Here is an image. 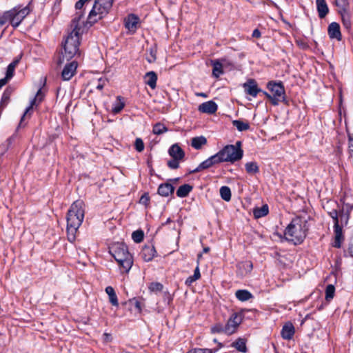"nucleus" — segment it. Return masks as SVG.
<instances>
[{
  "instance_id": "1",
  "label": "nucleus",
  "mask_w": 353,
  "mask_h": 353,
  "mask_svg": "<svg viewBox=\"0 0 353 353\" xmlns=\"http://www.w3.org/2000/svg\"><path fill=\"white\" fill-rule=\"evenodd\" d=\"M83 202L76 201L70 206L67 216L68 239L72 242L76 239V234L84 219Z\"/></svg>"
},
{
  "instance_id": "2",
  "label": "nucleus",
  "mask_w": 353,
  "mask_h": 353,
  "mask_svg": "<svg viewBox=\"0 0 353 353\" xmlns=\"http://www.w3.org/2000/svg\"><path fill=\"white\" fill-rule=\"evenodd\" d=\"M110 252L118 263L123 272H128L133 264V259L128 252V246L123 243H114L110 248Z\"/></svg>"
},
{
  "instance_id": "3",
  "label": "nucleus",
  "mask_w": 353,
  "mask_h": 353,
  "mask_svg": "<svg viewBox=\"0 0 353 353\" xmlns=\"http://www.w3.org/2000/svg\"><path fill=\"white\" fill-rule=\"evenodd\" d=\"M305 228V225H303L300 219H293L285 230V239L294 245L301 243L306 236Z\"/></svg>"
},
{
  "instance_id": "4",
  "label": "nucleus",
  "mask_w": 353,
  "mask_h": 353,
  "mask_svg": "<svg viewBox=\"0 0 353 353\" xmlns=\"http://www.w3.org/2000/svg\"><path fill=\"white\" fill-rule=\"evenodd\" d=\"M114 0H95L90 11L87 23L90 26L97 22L108 14L112 8Z\"/></svg>"
},
{
  "instance_id": "5",
  "label": "nucleus",
  "mask_w": 353,
  "mask_h": 353,
  "mask_svg": "<svg viewBox=\"0 0 353 353\" xmlns=\"http://www.w3.org/2000/svg\"><path fill=\"white\" fill-rule=\"evenodd\" d=\"M81 33L72 31L65 38L63 43V61L70 60L79 53Z\"/></svg>"
},
{
  "instance_id": "6",
  "label": "nucleus",
  "mask_w": 353,
  "mask_h": 353,
  "mask_svg": "<svg viewBox=\"0 0 353 353\" xmlns=\"http://www.w3.org/2000/svg\"><path fill=\"white\" fill-rule=\"evenodd\" d=\"M241 142L237 141L235 145H227L216 154L221 163H234L242 159L243 151L241 149Z\"/></svg>"
},
{
  "instance_id": "7",
  "label": "nucleus",
  "mask_w": 353,
  "mask_h": 353,
  "mask_svg": "<svg viewBox=\"0 0 353 353\" xmlns=\"http://www.w3.org/2000/svg\"><path fill=\"white\" fill-rule=\"evenodd\" d=\"M29 12L30 10L28 6H25L23 8L18 6L6 12V17L10 19V23L15 28L19 26Z\"/></svg>"
},
{
  "instance_id": "8",
  "label": "nucleus",
  "mask_w": 353,
  "mask_h": 353,
  "mask_svg": "<svg viewBox=\"0 0 353 353\" xmlns=\"http://www.w3.org/2000/svg\"><path fill=\"white\" fill-rule=\"evenodd\" d=\"M268 88L272 95V105H277L279 102L285 101V88L281 82L270 81L268 83Z\"/></svg>"
},
{
  "instance_id": "9",
  "label": "nucleus",
  "mask_w": 353,
  "mask_h": 353,
  "mask_svg": "<svg viewBox=\"0 0 353 353\" xmlns=\"http://www.w3.org/2000/svg\"><path fill=\"white\" fill-rule=\"evenodd\" d=\"M243 317L242 312L232 313L225 324V334L231 335L234 334L241 323Z\"/></svg>"
},
{
  "instance_id": "10",
  "label": "nucleus",
  "mask_w": 353,
  "mask_h": 353,
  "mask_svg": "<svg viewBox=\"0 0 353 353\" xmlns=\"http://www.w3.org/2000/svg\"><path fill=\"white\" fill-rule=\"evenodd\" d=\"M221 163V161L219 157H218L217 154H215L211 156L210 157H209L208 159H207L206 160H205L204 161L201 162L198 165L197 168H196L193 170L190 171L189 172L190 174L199 172L203 170L210 168L216 164H219Z\"/></svg>"
},
{
  "instance_id": "11",
  "label": "nucleus",
  "mask_w": 353,
  "mask_h": 353,
  "mask_svg": "<svg viewBox=\"0 0 353 353\" xmlns=\"http://www.w3.org/2000/svg\"><path fill=\"white\" fill-rule=\"evenodd\" d=\"M78 64L76 61H72L66 64L61 72V77L64 81L70 80L76 73Z\"/></svg>"
},
{
  "instance_id": "12",
  "label": "nucleus",
  "mask_w": 353,
  "mask_h": 353,
  "mask_svg": "<svg viewBox=\"0 0 353 353\" xmlns=\"http://www.w3.org/2000/svg\"><path fill=\"white\" fill-rule=\"evenodd\" d=\"M139 22V18L135 14H129L125 19V27L130 32L134 33L137 29V26Z\"/></svg>"
},
{
  "instance_id": "13",
  "label": "nucleus",
  "mask_w": 353,
  "mask_h": 353,
  "mask_svg": "<svg viewBox=\"0 0 353 353\" xmlns=\"http://www.w3.org/2000/svg\"><path fill=\"white\" fill-rule=\"evenodd\" d=\"M218 106L213 101H208L199 105L198 110L202 113L214 114L216 112Z\"/></svg>"
},
{
  "instance_id": "14",
  "label": "nucleus",
  "mask_w": 353,
  "mask_h": 353,
  "mask_svg": "<svg viewBox=\"0 0 353 353\" xmlns=\"http://www.w3.org/2000/svg\"><path fill=\"white\" fill-rule=\"evenodd\" d=\"M243 88L247 94L254 97H256L258 93L261 91L254 79H249L243 84Z\"/></svg>"
},
{
  "instance_id": "15",
  "label": "nucleus",
  "mask_w": 353,
  "mask_h": 353,
  "mask_svg": "<svg viewBox=\"0 0 353 353\" xmlns=\"http://www.w3.org/2000/svg\"><path fill=\"white\" fill-rule=\"evenodd\" d=\"M84 16V11H77L74 17L71 22L72 31H76L81 33V29L84 24V21H81V18Z\"/></svg>"
},
{
  "instance_id": "16",
  "label": "nucleus",
  "mask_w": 353,
  "mask_h": 353,
  "mask_svg": "<svg viewBox=\"0 0 353 353\" xmlns=\"http://www.w3.org/2000/svg\"><path fill=\"white\" fill-rule=\"evenodd\" d=\"M327 32L330 39H336L337 41L341 40L340 26L338 23H331L328 26Z\"/></svg>"
},
{
  "instance_id": "17",
  "label": "nucleus",
  "mask_w": 353,
  "mask_h": 353,
  "mask_svg": "<svg viewBox=\"0 0 353 353\" xmlns=\"http://www.w3.org/2000/svg\"><path fill=\"white\" fill-rule=\"evenodd\" d=\"M236 268L237 275L243 277L252 271L253 265L251 261L240 262L237 264Z\"/></svg>"
},
{
  "instance_id": "18",
  "label": "nucleus",
  "mask_w": 353,
  "mask_h": 353,
  "mask_svg": "<svg viewBox=\"0 0 353 353\" xmlns=\"http://www.w3.org/2000/svg\"><path fill=\"white\" fill-rule=\"evenodd\" d=\"M295 332L293 324L290 322L286 323L282 327L281 334L283 339L290 340L292 339Z\"/></svg>"
},
{
  "instance_id": "19",
  "label": "nucleus",
  "mask_w": 353,
  "mask_h": 353,
  "mask_svg": "<svg viewBox=\"0 0 353 353\" xmlns=\"http://www.w3.org/2000/svg\"><path fill=\"white\" fill-rule=\"evenodd\" d=\"M156 250L154 246L146 245L143 248L141 254L145 261H150L156 254Z\"/></svg>"
},
{
  "instance_id": "20",
  "label": "nucleus",
  "mask_w": 353,
  "mask_h": 353,
  "mask_svg": "<svg viewBox=\"0 0 353 353\" xmlns=\"http://www.w3.org/2000/svg\"><path fill=\"white\" fill-rule=\"evenodd\" d=\"M169 154L174 159L182 160L184 158L185 152L178 144L172 145L169 150Z\"/></svg>"
},
{
  "instance_id": "21",
  "label": "nucleus",
  "mask_w": 353,
  "mask_h": 353,
  "mask_svg": "<svg viewBox=\"0 0 353 353\" xmlns=\"http://www.w3.org/2000/svg\"><path fill=\"white\" fill-rule=\"evenodd\" d=\"M174 186L168 183L161 184L158 188V194L162 196H168L174 192Z\"/></svg>"
},
{
  "instance_id": "22",
  "label": "nucleus",
  "mask_w": 353,
  "mask_h": 353,
  "mask_svg": "<svg viewBox=\"0 0 353 353\" xmlns=\"http://www.w3.org/2000/svg\"><path fill=\"white\" fill-rule=\"evenodd\" d=\"M44 94L42 92L41 90L39 89L35 97L31 101L30 105L26 108L23 115L21 117V121H23V118L26 117V114H28L30 110L32 109V107L37 104V103H39L43 99Z\"/></svg>"
},
{
  "instance_id": "23",
  "label": "nucleus",
  "mask_w": 353,
  "mask_h": 353,
  "mask_svg": "<svg viewBox=\"0 0 353 353\" xmlns=\"http://www.w3.org/2000/svg\"><path fill=\"white\" fill-rule=\"evenodd\" d=\"M316 7L319 17L321 19L324 18L328 13L329 9L325 0H316Z\"/></svg>"
},
{
  "instance_id": "24",
  "label": "nucleus",
  "mask_w": 353,
  "mask_h": 353,
  "mask_svg": "<svg viewBox=\"0 0 353 353\" xmlns=\"http://www.w3.org/2000/svg\"><path fill=\"white\" fill-rule=\"evenodd\" d=\"M334 231L335 234L334 247L339 248L341 247V241L343 239L342 228L339 224L334 225Z\"/></svg>"
},
{
  "instance_id": "25",
  "label": "nucleus",
  "mask_w": 353,
  "mask_h": 353,
  "mask_svg": "<svg viewBox=\"0 0 353 353\" xmlns=\"http://www.w3.org/2000/svg\"><path fill=\"white\" fill-rule=\"evenodd\" d=\"M145 83L152 89H154L157 85V76L154 72H148L144 77Z\"/></svg>"
},
{
  "instance_id": "26",
  "label": "nucleus",
  "mask_w": 353,
  "mask_h": 353,
  "mask_svg": "<svg viewBox=\"0 0 353 353\" xmlns=\"http://www.w3.org/2000/svg\"><path fill=\"white\" fill-rule=\"evenodd\" d=\"M192 186L189 184H184L178 188L176 190V196L180 198L187 196L189 193L192 191Z\"/></svg>"
},
{
  "instance_id": "27",
  "label": "nucleus",
  "mask_w": 353,
  "mask_h": 353,
  "mask_svg": "<svg viewBox=\"0 0 353 353\" xmlns=\"http://www.w3.org/2000/svg\"><path fill=\"white\" fill-rule=\"evenodd\" d=\"M105 292L108 294L109 296V301L111 303V304L114 306H118V299L114 288L111 286H108L105 288Z\"/></svg>"
},
{
  "instance_id": "28",
  "label": "nucleus",
  "mask_w": 353,
  "mask_h": 353,
  "mask_svg": "<svg viewBox=\"0 0 353 353\" xmlns=\"http://www.w3.org/2000/svg\"><path fill=\"white\" fill-rule=\"evenodd\" d=\"M207 143V139L205 137L201 136V137H196L192 139L191 145L196 149L199 150L201 148V147Z\"/></svg>"
},
{
  "instance_id": "29",
  "label": "nucleus",
  "mask_w": 353,
  "mask_h": 353,
  "mask_svg": "<svg viewBox=\"0 0 353 353\" xmlns=\"http://www.w3.org/2000/svg\"><path fill=\"white\" fill-rule=\"evenodd\" d=\"M124 106L125 103L123 101V99L121 97L118 96L116 101L112 105V111L114 114H118L123 110Z\"/></svg>"
},
{
  "instance_id": "30",
  "label": "nucleus",
  "mask_w": 353,
  "mask_h": 353,
  "mask_svg": "<svg viewBox=\"0 0 353 353\" xmlns=\"http://www.w3.org/2000/svg\"><path fill=\"white\" fill-rule=\"evenodd\" d=\"M213 65L212 74L214 77L218 78L221 74H223V65L219 60L212 61Z\"/></svg>"
},
{
  "instance_id": "31",
  "label": "nucleus",
  "mask_w": 353,
  "mask_h": 353,
  "mask_svg": "<svg viewBox=\"0 0 353 353\" xmlns=\"http://www.w3.org/2000/svg\"><path fill=\"white\" fill-rule=\"evenodd\" d=\"M236 297L241 301H246L252 298V294L246 290H239L235 293Z\"/></svg>"
},
{
  "instance_id": "32",
  "label": "nucleus",
  "mask_w": 353,
  "mask_h": 353,
  "mask_svg": "<svg viewBox=\"0 0 353 353\" xmlns=\"http://www.w3.org/2000/svg\"><path fill=\"white\" fill-rule=\"evenodd\" d=\"M268 212L269 209L268 205H263L261 208H255L253 211V214L255 218L259 219L266 216Z\"/></svg>"
},
{
  "instance_id": "33",
  "label": "nucleus",
  "mask_w": 353,
  "mask_h": 353,
  "mask_svg": "<svg viewBox=\"0 0 353 353\" xmlns=\"http://www.w3.org/2000/svg\"><path fill=\"white\" fill-rule=\"evenodd\" d=\"M335 5L339 8V13H346L349 9L348 0H334Z\"/></svg>"
},
{
  "instance_id": "34",
  "label": "nucleus",
  "mask_w": 353,
  "mask_h": 353,
  "mask_svg": "<svg viewBox=\"0 0 353 353\" xmlns=\"http://www.w3.org/2000/svg\"><path fill=\"white\" fill-rule=\"evenodd\" d=\"M232 125L236 128V129L240 131H245L250 128V124L248 122H244L241 120H234L232 121Z\"/></svg>"
},
{
  "instance_id": "35",
  "label": "nucleus",
  "mask_w": 353,
  "mask_h": 353,
  "mask_svg": "<svg viewBox=\"0 0 353 353\" xmlns=\"http://www.w3.org/2000/svg\"><path fill=\"white\" fill-rule=\"evenodd\" d=\"M232 346L235 347L239 352L244 353L247 352L245 342L243 339H239L236 341L233 342Z\"/></svg>"
},
{
  "instance_id": "36",
  "label": "nucleus",
  "mask_w": 353,
  "mask_h": 353,
  "mask_svg": "<svg viewBox=\"0 0 353 353\" xmlns=\"http://www.w3.org/2000/svg\"><path fill=\"white\" fill-rule=\"evenodd\" d=\"M221 197L225 201H229L231 199V190L228 186H222L220 188Z\"/></svg>"
},
{
  "instance_id": "37",
  "label": "nucleus",
  "mask_w": 353,
  "mask_h": 353,
  "mask_svg": "<svg viewBox=\"0 0 353 353\" xmlns=\"http://www.w3.org/2000/svg\"><path fill=\"white\" fill-rule=\"evenodd\" d=\"M245 166L248 174H254L259 171V166L256 162H248L245 163Z\"/></svg>"
},
{
  "instance_id": "38",
  "label": "nucleus",
  "mask_w": 353,
  "mask_h": 353,
  "mask_svg": "<svg viewBox=\"0 0 353 353\" xmlns=\"http://www.w3.org/2000/svg\"><path fill=\"white\" fill-rule=\"evenodd\" d=\"M167 127L161 123H157L153 126L152 132L154 134H162L164 132H166L168 131Z\"/></svg>"
},
{
  "instance_id": "39",
  "label": "nucleus",
  "mask_w": 353,
  "mask_h": 353,
  "mask_svg": "<svg viewBox=\"0 0 353 353\" xmlns=\"http://www.w3.org/2000/svg\"><path fill=\"white\" fill-rule=\"evenodd\" d=\"M144 236L143 232L138 230L132 232V238L135 243H140L143 241Z\"/></svg>"
},
{
  "instance_id": "40",
  "label": "nucleus",
  "mask_w": 353,
  "mask_h": 353,
  "mask_svg": "<svg viewBox=\"0 0 353 353\" xmlns=\"http://www.w3.org/2000/svg\"><path fill=\"white\" fill-rule=\"evenodd\" d=\"M225 325L221 323H217L211 327V332L212 334H225Z\"/></svg>"
},
{
  "instance_id": "41",
  "label": "nucleus",
  "mask_w": 353,
  "mask_h": 353,
  "mask_svg": "<svg viewBox=\"0 0 353 353\" xmlns=\"http://www.w3.org/2000/svg\"><path fill=\"white\" fill-rule=\"evenodd\" d=\"M335 288L333 285H328L325 289V299L330 301L333 299L334 295Z\"/></svg>"
},
{
  "instance_id": "42",
  "label": "nucleus",
  "mask_w": 353,
  "mask_h": 353,
  "mask_svg": "<svg viewBox=\"0 0 353 353\" xmlns=\"http://www.w3.org/2000/svg\"><path fill=\"white\" fill-rule=\"evenodd\" d=\"M149 56L147 57V61L149 63H153L157 59V49L155 47L150 48L148 50Z\"/></svg>"
},
{
  "instance_id": "43",
  "label": "nucleus",
  "mask_w": 353,
  "mask_h": 353,
  "mask_svg": "<svg viewBox=\"0 0 353 353\" xmlns=\"http://www.w3.org/2000/svg\"><path fill=\"white\" fill-rule=\"evenodd\" d=\"M92 0H79L75 4V8L77 11H83L84 6L88 5Z\"/></svg>"
},
{
  "instance_id": "44",
  "label": "nucleus",
  "mask_w": 353,
  "mask_h": 353,
  "mask_svg": "<svg viewBox=\"0 0 353 353\" xmlns=\"http://www.w3.org/2000/svg\"><path fill=\"white\" fill-rule=\"evenodd\" d=\"M135 149L139 152H142L144 150V143L141 138H137L134 143Z\"/></svg>"
},
{
  "instance_id": "45",
  "label": "nucleus",
  "mask_w": 353,
  "mask_h": 353,
  "mask_svg": "<svg viewBox=\"0 0 353 353\" xmlns=\"http://www.w3.org/2000/svg\"><path fill=\"white\" fill-rule=\"evenodd\" d=\"M139 203L148 207L150 203V196L148 193H144L139 199Z\"/></svg>"
},
{
  "instance_id": "46",
  "label": "nucleus",
  "mask_w": 353,
  "mask_h": 353,
  "mask_svg": "<svg viewBox=\"0 0 353 353\" xmlns=\"http://www.w3.org/2000/svg\"><path fill=\"white\" fill-rule=\"evenodd\" d=\"M180 159H174L168 161V166L171 169H177L179 167Z\"/></svg>"
},
{
  "instance_id": "47",
  "label": "nucleus",
  "mask_w": 353,
  "mask_h": 353,
  "mask_svg": "<svg viewBox=\"0 0 353 353\" xmlns=\"http://www.w3.org/2000/svg\"><path fill=\"white\" fill-rule=\"evenodd\" d=\"M130 302L134 305L139 312H141L143 304L139 299L134 298L130 301Z\"/></svg>"
},
{
  "instance_id": "48",
  "label": "nucleus",
  "mask_w": 353,
  "mask_h": 353,
  "mask_svg": "<svg viewBox=\"0 0 353 353\" xmlns=\"http://www.w3.org/2000/svg\"><path fill=\"white\" fill-rule=\"evenodd\" d=\"M329 215L332 218L334 221V225L339 224V214L336 210L329 212Z\"/></svg>"
},
{
  "instance_id": "49",
  "label": "nucleus",
  "mask_w": 353,
  "mask_h": 353,
  "mask_svg": "<svg viewBox=\"0 0 353 353\" xmlns=\"http://www.w3.org/2000/svg\"><path fill=\"white\" fill-rule=\"evenodd\" d=\"M341 14L343 24L346 26V28H349L351 26V23L349 20V16L347 12L346 13L342 12L340 13Z\"/></svg>"
},
{
  "instance_id": "50",
  "label": "nucleus",
  "mask_w": 353,
  "mask_h": 353,
  "mask_svg": "<svg viewBox=\"0 0 353 353\" xmlns=\"http://www.w3.org/2000/svg\"><path fill=\"white\" fill-rule=\"evenodd\" d=\"M163 289V285L159 283H152L150 286L151 291H161Z\"/></svg>"
},
{
  "instance_id": "51",
  "label": "nucleus",
  "mask_w": 353,
  "mask_h": 353,
  "mask_svg": "<svg viewBox=\"0 0 353 353\" xmlns=\"http://www.w3.org/2000/svg\"><path fill=\"white\" fill-rule=\"evenodd\" d=\"M14 69L15 68H14L12 65H10V64L8 65L6 74V79L9 80L13 77Z\"/></svg>"
},
{
  "instance_id": "52",
  "label": "nucleus",
  "mask_w": 353,
  "mask_h": 353,
  "mask_svg": "<svg viewBox=\"0 0 353 353\" xmlns=\"http://www.w3.org/2000/svg\"><path fill=\"white\" fill-rule=\"evenodd\" d=\"M187 353H213L212 350L210 349H194L190 350Z\"/></svg>"
},
{
  "instance_id": "53",
  "label": "nucleus",
  "mask_w": 353,
  "mask_h": 353,
  "mask_svg": "<svg viewBox=\"0 0 353 353\" xmlns=\"http://www.w3.org/2000/svg\"><path fill=\"white\" fill-rule=\"evenodd\" d=\"M193 276L196 279H199L200 277H201V273H200V270H199V261L197 262V265L194 271V274H193Z\"/></svg>"
},
{
  "instance_id": "54",
  "label": "nucleus",
  "mask_w": 353,
  "mask_h": 353,
  "mask_svg": "<svg viewBox=\"0 0 353 353\" xmlns=\"http://www.w3.org/2000/svg\"><path fill=\"white\" fill-rule=\"evenodd\" d=\"M105 80L100 78L98 81V83L96 86L97 89L101 90L103 88Z\"/></svg>"
},
{
  "instance_id": "55",
  "label": "nucleus",
  "mask_w": 353,
  "mask_h": 353,
  "mask_svg": "<svg viewBox=\"0 0 353 353\" xmlns=\"http://www.w3.org/2000/svg\"><path fill=\"white\" fill-rule=\"evenodd\" d=\"M196 281V279L193 276V275H192V276H190L189 277L187 278V279L185 280V283L187 285L190 286V285H192V283L193 282H194Z\"/></svg>"
},
{
  "instance_id": "56",
  "label": "nucleus",
  "mask_w": 353,
  "mask_h": 353,
  "mask_svg": "<svg viewBox=\"0 0 353 353\" xmlns=\"http://www.w3.org/2000/svg\"><path fill=\"white\" fill-rule=\"evenodd\" d=\"M10 22V19L6 17V12L0 17V26H3L6 23Z\"/></svg>"
},
{
  "instance_id": "57",
  "label": "nucleus",
  "mask_w": 353,
  "mask_h": 353,
  "mask_svg": "<svg viewBox=\"0 0 353 353\" xmlns=\"http://www.w3.org/2000/svg\"><path fill=\"white\" fill-rule=\"evenodd\" d=\"M349 154L350 161L353 164V145L349 146Z\"/></svg>"
},
{
  "instance_id": "58",
  "label": "nucleus",
  "mask_w": 353,
  "mask_h": 353,
  "mask_svg": "<svg viewBox=\"0 0 353 353\" xmlns=\"http://www.w3.org/2000/svg\"><path fill=\"white\" fill-rule=\"evenodd\" d=\"M348 219H349V212H347L346 214H340L341 221L342 222L343 220H345V224H347Z\"/></svg>"
},
{
  "instance_id": "59",
  "label": "nucleus",
  "mask_w": 353,
  "mask_h": 353,
  "mask_svg": "<svg viewBox=\"0 0 353 353\" xmlns=\"http://www.w3.org/2000/svg\"><path fill=\"white\" fill-rule=\"evenodd\" d=\"M261 32L258 29L254 30L252 32V37L254 38H259L261 37Z\"/></svg>"
},
{
  "instance_id": "60",
  "label": "nucleus",
  "mask_w": 353,
  "mask_h": 353,
  "mask_svg": "<svg viewBox=\"0 0 353 353\" xmlns=\"http://www.w3.org/2000/svg\"><path fill=\"white\" fill-rule=\"evenodd\" d=\"M21 55H20L18 58L15 59L11 63H10V65H12L14 68H16V66L17 65L21 59Z\"/></svg>"
},
{
  "instance_id": "61",
  "label": "nucleus",
  "mask_w": 353,
  "mask_h": 353,
  "mask_svg": "<svg viewBox=\"0 0 353 353\" xmlns=\"http://www.w3.org/2000/svg\"><path fill=\"white\" fill-rule=\"evenodd\" d=\"M8 81V79L6 77L0 79V89L7 83Z\"/></svg>"
},
{
  "instance_id": "62",
  "label": "nucleus",
  "mask_w": 353,
  "mask_h": 353,
  "mask_svg": "<svg viewBox=\"0 0 353 353\" xmlns=\"http://www.w3.org/2000/svg\"><path fill=\"white\" fill-rule=\"evenodd\" d=\"M263 94L265 95V97L270 99V101H271V103H272V94H270L267 92H263Z\"/></svg>"
},
{
  "instance_id": "63",
  "label": "nucleus",
  "mask_w": 353,
  "mask_h": 353,
  "mask_svg": "<svg viewBox=\"0 0 353 353\" xmlns=\"http://www.w3.org/2000/svg\"><path fill=\"white\" fill-rule=\"evenodd\" d=\"M196 95L198 97H204V98L208 97V94L204 92H197V93H196Z\"/></svg>"
},
{
  "instance_id": "64",
  "label": "nucleus",
  "mask_w": 353,
  "mask_h": 353,
  "mask_svg": "<svg viewBox=\"0 0 353 353\" xmlns=\"http://www.w3.org/2000/svg\"><path fill=\"white\" fill-rule=\"evenodd\" d=\"M348 252L350 254L353 256V247H350L348 249Z\"/></svg>"
}]
</instances>
